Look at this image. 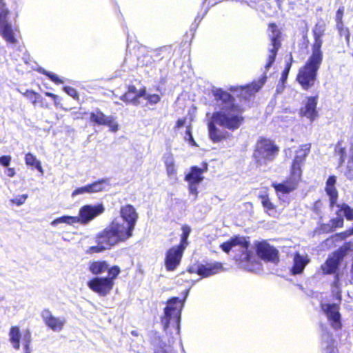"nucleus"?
Returning <instances> with one entry per match:
<instances>
[{
    "mask_svg": "<svg viewBox=\"0 0 353 353\" xmlns=\"http://www.w3.org/2000/svg\"><path fill=\"white\" fill-rule=\"evenodd\" d=\"M133 230L127 224L112 222V245L127 241L132 236Z\"/></svg>",
    "mask_w": 353,
    "mask_h": 353,
    "instance_id": "nucleus-16",
    "label": "nucleus"
},
{
    "mask_svg": "<svg viewBox=\"0 0 353 353\" xmlns=\"http://www.w3.org/2000/svg\"><path fill=\"white\" fill-rule=\"evenodd\" d=\"M119 130V125L117 123H113L112 122V132H116Z\"/></svg>",
    "mask_w": 353,
    "mask_h": 353,
    "instance_id": "nucleus-55",
    "label": "nucleus"
},
{
    "mask_svg": "<svg viewBox=\"0 0 353 353\" xmlns=\"http://www.w3.org/2000/svg\"><path fill=\"white\" fill-rule=\"evenodd\" d=\"M46 94L54 100L57 98V96L54 94L50 93V92H46Z\"/></svg>",
    "mask_w": 353,
    "mask_h": 353,
    "instance_id": "nucleus-57",
    "label": "nucleus"
},
{
    "mask_svg": "<svg viewBox=\"0 0 353 353\" xmlns=\"http://www.w3.org/2000/svg\"><path fill=\"white\" fill-rule=\"evenodd\" d=\"M311 147V143L301 145L296 150L295 156L290 167L289 176L280 183H272L271 186L274 188L276 194H288L298 188L300 182L302 181V168L310 152Z\"/></svg>",
    "mask_w": 353,
    "mask_h": 353,
    "instance_id": "nucleus-3",
    "label": "nucleus"
},
{
    "mask_svg": "<svg viewBox=\"0 0 353 353\" xmlns=\"http://www.w3.org/2000/svg\"><path fill=\"white\" fill-rule=\"evenodd\" d=\"M258 198L261 200L264 212L268 215L275 217L276 215L279 214L277 205L272 201L268 192L259 194Z\"/></svg>",
    "mask_w": 353,
    "mask_h": 353,
    "instance_id": "nucleus-25",
    "label": "nucleus"
},
{
    "mask_svg": "<svg viewBox=\"0 0 353 353\" xmlns=\"http://www.w3.org/2000/svg\"><path fill=\"white\" fill-rule=\"evenodd\" d=\"M214 97L216 101H221L223 110L213 112L207 126L209 139L217 143L231 139L232 135L229 131H236L243 125L245 110L234 103V96L221 88L216 90Z\"/></svg>",
    "mask_w": 353,
    "mask_h": 353,
    "instance_id": "nucleus-1",
    "label": "nucleus"
},
{
    "mask_svg": "<svg viewBox=\"0 0 353 353\" xmlns=\"http://www.w3.org/2000/svg\"><path fill=\"white\" fill-rule=\"evenodd\" d=\"M185 134L188 136V141L189 143L192 146H197V144L192 137L191 126L190 125L186 127Z\"/></svg>",
    "mask_w": 353,
    "mask_h": 353,
    "instance_id": "nucleus-43",
    "label": "nucleus"
},
{
    "mask_svg": "<svg viewBox=\"0 0 353 353\" xmlns=\"http://www.w3.org/2000/svg\"><path fill=\"white\" fill-rule=\"evenodd\" d=\"M256 252L257 256L265 262L276 264L279 261V251L266 241L256 243Z\"/></svg>",
    "mask_w": 353,
    "mask_h": 353,
    "instance_id": "nucleus-14",
    "label": "nucleus"
},
{
    "mask_svg": "<svg viewBox=\"0 0 353 353\" xmlns=\"http://www.w3.org/2000/svg\"><path fill=\"white\" fill-rule=\"evenodd\" d=\"M179 243L168 249L163 260L164 266L168 272L176 270L180 265L185 249L190 244L188 241L191 228L188 225L181 226Z\"/></svg>",
    "mask_w": 353,
    "mask_h": 353,
    "instance_id": "nucleus-5",
    "label": "nucleus"
},
{
    "mask_svg": "<svg viewBox=\"0 0 353 353\" xmlns=\"http://www.w3.org/2000/svg\"><path fill=\"white\" fill-rule=\"evenodd\" d=\"M124 88H126L125 91H121L118 88H115L112 92L114 97H118L126 103L138 105L139 103V99L145 95L146 88L145 86H143L139 90H137L134 85H124Z\"/></svg>",
    "mask_w": 353,
    "mask_h": 353,
    "instance_id": "nucleus-12",
    "label": "nucleus"
},
{
    "mask_svg": "<svg viewBox=\"0 0 353 353\" xmlns=\"http://www.w3.org/2000/svg\"><path fill=\"white\" fill-rule=\"evenodd\" d=\"M52 81L56 83H63V81L59 79L55 74L48 72H43Z\"/></svg>",
    "mask_w": 353,
    "mask_h": 353,
    "instance_id": "nucleus-45",
    "label": "nucleus"
},
{
    "mask_svg": "<svg viewBox=\"0 0 353 353\" xmlns=\"http://www.w3.org/2000/svg\"><path fill=\"white\" fill-rule=\"evenodd\" d=\"M84 194H90L88 185L82 186V187H79V188H77V189H75L72 192L71 196L72 198H74L77 195Z\"/></svg>",
    "mask_w": 353,
    "mask_h": 353,
    "instance_id": "nucleus-40",
    "label": "nucleus"
},
{
    "mask_svg": "<svg viewBox=\"0 0 353 353\" xmlns=\"http://www.w3.org/2000/svg\"><path fill=\"white\" fill-rule=\"evenodd\" d=\"M63 90L68 95H70L72 98H77L78 94L75 89L70 87H65Z\"/></svg>",
    "mask_w": 353,
    "mask_h": 353,
    "instance_id": "nucleus-46",
    "label": "nucleus"
},
{
    "mask_svg": "<svg viewBox=\"0 0 353 353\" xmlns=\"http://www.w3.org/2000/svg\"><path fill=\"white\" fill-rule=\"evenodd\" d=\"M208 170V165L204 164L203 168L192 166L190 171L185 174L184 180L188 183L199 184L203 180V174Z\"/></svg>",
    "mask_w": 353,
    "mask_h": 353,
    "instance_id": "nucleus-24",
    "label": "nucleus"
},
{
    "mask_svg": "<svg viewBox=\"0 0 353 353\" xmlns=\"http://www.w3.org/2000/svg\"><path fill=\"white\" fill-rule=\"evenodd\" d=\"M9 10L6 6L4 0H0V32L5 40L12 44L17 43L16 33L12 25L8 21Z\"/></svg>",
    "mask_w": 353,
    "mask_h": 353,
    "instance_id": "nucleus-13",
    "label": "nucleus"
},
{
    "mask_svg": "<svg viewBox=\"0 0 353 353\" xmlns=\"http://www.w3.org/2000/svg\"><path fill=\"white\" fill-rule=\"evenodd\" d=\"M235 246H240L241 250L234 255V261L239 266L248 269V264L252 263L254 256L252 251L249 250L250 242L248 237L234 235L219 245L226 254H229Z\"/></svg>",
    "mask_w": 353,
    "mask_h": 353,
    "instance_id": "nucleus-4",
    "label": "nucleus"
},
{
    "mask_svg": "<svg viewBox=\"0 0 353 353\" xmlns=\"http://www.w3.org/2000/svg\"><path fill=\"white\" fill-rule=\"evenodd\" d=\"M6 174L10 177H13L15 174V171L13 168H8L6 171Z\"/></svg>",
    "mask_w": 353,
    "mask_h": 353,
    "instance_id": "nucleus-53",
    "label": "nucleus"
},
{
    "mask_svg": "<svg viewBox=\"0 0 353 353\" xmlns=\"http://www.w3.org/2000/svg\"><path fill=\"white\" fill-rule=\"evenodd\" d=\"M282 72H285V73L289 74L290 70L284 68Z\"/></svg>",
    "mask_w": 353,
    "mask_h": 353,
    "instance_id": "nucleus-59",
    "label": "nucleus"
},
{
    "mask_svg": "<svg viewBox=\"0 0 353 353\" xmlns=\"http://www.w3.org/2000/svg\"><path fill=\"white\" fill-rule=\"evenodd\" d=\"M88 286L100 295H105L110 290V279L109 277H96L88 283Z\"/></svg>",
    "mask_w": 353,
    "mask_h": 353,
    "instance_id": "nucleus-20",
    "label": "nucleus"
},
{
    "mask_svg": "<svg viewBox=\"0 0 353 353\" xmlns=\"http://www.w3.org/2000/svg\"><path fill=\"white\" fill-rule=\"evenodd\" d=\"M266 81L267 76L264 74L258 80H254L245 85L230 86L228 90L240 101H249L261 89Z\"/></svg>",
    "mask_w": 353,
    "mask_h": 353,
    "instance_id": "nucleus-8",
    "label": "nucleus"
},
{
    "mask_svg": "<svg viewBox=\"0 0 353 353\" xmlns=\"http://www.w3.org/2000/svg\"><path fill=\"white\" fill-rule=\"evenodd\" d=\"M90 119L92 121L98 124H104L105 123V117L104 114L100 112L92 113Z\"/></svg>",
    "mask_w": 353,
    "mask_h": 353,
    "instance_id": "nucleus-37",
    "label": "nucleus"
},
{
    "mask_svg": "<svg viewBox=\"0 0 353 353\" xmlns=\"http://www.w3.org/2000/svg\"><path fill=\"white\" fill-rule=\"evenodd\" d=\"M188 294V291L186 290L183 299L174 296L167 301V305L164 308V315L161 319L164 330H167L171 321H174L176 333L179 334L181 310L184 306V301Z\"/></svg>",
    "mask_w": 353,
    "mask_h": 353,
    "instance_id": "nucleus-7",
    "label": "nucleus"
},
{
    "mask_svg": "<svg viewBox=\"0 0 353 353\" xmlns=\"http://www.w3.org/2000/svg\"><path fill=\"white\" fill-rule=\"evenodd\" d=\"M345 8L343 6L340 7L336 11L335 14V21L336 24H340L343 23V15H344Z\"/></svg>",
    "mask_w": 353,
    "mask_h": 353,
    "instance_id": "nucleus-41",
    "label": "nucleus"
},
{
    "mask_svg": "<svg viewBox=\"0 0 353 353\" xmlns=\"http://www.w3.org/2000/svg\"><path fill=\"white\" fill-rule=\"evenodd\" d=\"M327 336L331 339V343L327 346L326 353H339L338 350L333 345L334 339H332V334L331 332H327Z\"/></svg>",
    "mask_w": 353,
    "mask_h": 353,
    "instance_id": "nucleus-44",
    "label": "nucleus"
},
{
    "mask_svg": "<svg viewBox=\"0 0 353 353\" xmlns=\"http://www.w3.org/2000/svg\"><path fill=\"white\" fill-rule=\"evenodd\" d=\"M154 353H170V352L165 350L163 347H160L159 349L154 350Z\"/></svg>",
    "mask_w": 353,
    "mask_h": 353,
    "instance_id": "nucleus-54",
    "label": "nucleus"
},
{
    "mask_svg": "<svg viewBox=\"0 0 353 353\" xmlns=\"http://www.w3.org/2000/svg\"><path fill=\"white\" fill-rule=\"evenodd\" d=\"M185 122H186V119L185 118L178 119L176 121V123H175V125H174V128L175 129H179L180 128H181L182 126H183L185 125Z\"/></svg>",
    "mask_w": 353,
    "mask_h": 353,
    "instance_id": "nucleus-50",
    "label": "nucleus"
},
{
    "mask_svg": "<svg viewBox=\"0 0 353 353\" xmlns=\"http://www.w3.org/2000/svg\"><path fill=\"white\" fill-rule=\"evenodd\" d=\"M268 30L270 32L269 35L270 46L267 62L265 65V70H268L275 61L279 50L281 47L282 32L274 22L269 23Z\"/></svg>",
    "mask_w": 353,
    "mask_h": 353,
    "instance_id": "nucleus-10",
    "label": "nucleus"
},
{
    "mask_svg": "<svg viewBox=\"0 0 353 353\" xmlns=\"http://www.w3.org/2000/svg\"><path fill=\"white\" fill-rule=\"evenodd\" d=\"M41 315L45 324L54 332L62 330L66 322L65 317H56L48 309L43 310Z\"/></svg>",
    "mask_w": 353,
    "mask_h": 353,
    "instance_id": "nucleus-18",
    "label": "nucleus"
},
{
    "mask_svg": "<svg viewBox=\"0 0 353 353\" xmlns=\"http://www.w3.org/2000/svg\"><path fill=\"white\" fill-rule=\"evenodd\" d=\"M10 156H2L0 157V164H1L3 166H8L10 165Z\"/></svg>",
    "mask_w": 353,
    "mask_h": 353,
    "instance_id": "nucleus-48",
    "label": "nucleus"
},
{
    "mask_svg": "<svg viewBox=\"0 0 353 353\" xmlns=\"http://www.w3.org/2000/svg\"><path fill=\"white\" fill-rule=\"evenodd\" d=\"M196 183H188V190L192 194H194L196 197L198 195L197 185Z\"/></svg>",
    "mask_w": 353,
    "mask_h": 353,
    "instance_id": "nucleus-47",
    "label": "nucleus"
},
{
    "mask_svg": "<svg viewBox=\"0 0 353 353\" xmlns=\"http://www.w3.org/2000/svg\"><path fill=\"white\" fill-rule=\"evenodd\" d=\"M25 162L27 165L34 167L41 173H43L40 161H39L32 153L29 152L26 154Z\"/></svg>",
    "mask_w": 353,
    "mask_h": 353,
    "instance_id": "nucleus-30",
    "label": "nucleus"
},
{
    "mask_svg": "<svg viewBox=\"0 0 353 353\" xmlns=\"http://www.w3.org/2000/svg\"><path fill=\"white\" fill-rule=\"evenodd\" d=\"M120 215L128 226L134 229L139 215L132 205L127 204L122 206L120 209Z\"/></svg>",
    "mask_w": 353,
    "mask_h": 353,
    "instance_id": "nucleus-23",
    "label": "nucleus"
},
{
    "mask_svg": "<svg viewBox=\"0 0 353 353\" xmlns=\"http://www.w3.org/2000/svg\"><path fill=\"white\" fill-rule=\"evenodd\" d=\"M26 97H27L34 105L37 103V99L39 94L32 90H26L22 93Z\"/></svg>",
    "mask_w": 353,
    "mask_h": 353,
    "instance_id": "nucleus-39",
    "label": "nucleus"
},
{
    "mask_svg": "<svg viewBox=\"0 0 353 353\" xmlns=\"http://www.w3.org/2000/svg\"><path fill=\"white\" fill-rule=\"evenodd\" d=\"M325 29L321 26H315L312 30L314 42L312 45V53L305 63L299 69L296 81L303 90H309L315 85L317 81L318 72L323 59L321 50Z\"/></svg>",
    "mask_w": 353,
    "mask_h": 353,
    "instance_id": "nucleus-2",
    "label": "nucleus"
},
{
    "mask_svg": "<svg viewBox=\"0 0 353 353\" xmlns=\"http://www.w3.org/2000/svg\"><path fill=\"white\" fill-rule=\"evenodd\" d=\"M110 246V234L105 231L97 237V245L91 246L85 250L87 254H94L103 252Z\"/></svg>",
    "mask_w": 353,
    "mask_h": 353,
    "instance_id": "nucleus-22",
    "label": "nucleus"
},
{
    "mask_svg": "<svg viewBox=\"0 0 353 353\" xmlns=\"http://www.w3.org/2000/svg\"><path fill=\"white\" fill-rule=\"evenodd\" d=\"M319 101V94L309 96L303 106L299 108V114L301 117H305L310 122H313L319 117L317 105Z\"/></svg>",
    "mask_w": 353,
    "mask_h": 353,
    "instance_id": "nucleus-15",
    "label": "nucleus"
},
{
    "mask_svg": "<svg viewBox=\"0 0 353 353\" xmlns=\"http://www.w3.org/2000/svg\"><path fill=\"white\" fill-rule=\"evenodd\" d=\"M350 151L352 152L351 155L347 163L346 170L345 172V176L348 180H353V143L350 145Z\"/></svg>",
    "mask_w": 353,
    "mask_h": 353,
    "instance_id": "nucleus-34",
    "label": "nucleus"
},
{
    "mask_svg": "<svg viewBox=\"0 0 353 353\" xmlns=\"http://www.w3.org/2000/svg\"><path fill=\"white\" fill-rule=\"evenodd\" d=\"M132 334L134 336H137V333L136 332V331H132Z\"/></svg>",
    "mask_w": 353,
    "mask_h": 353,
    "instance_id": "nucleus-60",
    "label": "nucleus"
},
{
    "mask_svg": "<svg viewBox=\"0 0 353 353\" xmlns=\"http://www.w3.org/2000/svg\"><path fill=\"white\" fill-rule=\"evenodd\" d=\"M341 212H340V215H337L336 217L332 218L330 220L329 224L327 226L329 227L327 232H332L335 231L337 228H341L343 227L344 220L341 216Z\"/></svg>",
    "mask_w": 353,
    "mask_h": 353,
    "instance_id": "nucleus-31",
    "label": "nucleus"
},
{
    "mask_svg": "<svg viewBox=\"0 0 353 353\" xmlns=\"http://www.w3.org/2000/svg\"><path fill=\"white\" fill-rule=\"evenodd\" d=\"M351 236L352 235L350 234L349 230L347 229L345 231L335 234L334 235V238H335L336 241H343Z\"/></svg>",
    "mask_w": 353,
    "mask_h": 353,
    "instance_id": "nucleus-42",
    "label": "nucleus"
},
{
    "mask_svg": "<svg viewBox=\"0 0 353 353\" xmlns=\"http://www.w3.org/2000/svg\"><path fill=\"white\" fill-rule=\"evenodd\" d=\"M351 242H345L328 256L325 261L321 265V270L323 274H332L338 271L341 261L351 250Z\"/></svg>",
    "mask_w": 353,
    "mask_h": 353,
    "instance_id": "nucleus-9",
    "label": "nucleus"
},
{
    "mask_svg": "<svg viewBox=\"0 0 353 353\" xmlns=\"http://www.w3.org/2000/svg\"><path fill=\"white\" fill-rule=\"evenodd\" d=\"M343 140H339L334 148V152L339 157L340 165H342L345 163L346 158V148L343 145Z\"/></svg>",
    "mask_w": 353,
    "mask_h": 353,
    "instance_id": "nucleus-32",
    "label": "nucleus"
},
{
    "mask_svg": "<svg viewBox=\"0 0 353 353\" xmlns=\"http://www.w3.org/2000/svg\"><path fill=\"white\" fill-rule=\"evenodd\" d=\"M196 270L194 267H189L187 269V271L190 274L196 273Z\"/></svg>",
    "mask_w": 353,
    "mask_h": 353,
    "instance_id": "nucleus-56",
    "label": "nucleus"
},
{
    "mask_svg": "<svg viewBox=\"0 0 353 353\" xmlns=\"http://www.w3.org/2000/svg\"><path fill=\"white\" fill-rule=\"evenodd\" d=\"M308 263L309 259L303 256L299 252H296L294 255V262L290 270L291 274L292 275L301 274Z\"/></svg>",
    "mask_w": 353,
    "mask_h": 353,
    "instance_id": "nucleus-26",
    "label": "nucleus"
},
{
    "mask_svg": "<svg viewBox=\"0 0 353 353\" xmlns=\"http://www.w3.org/2000/svg\"><path fill=\"white\" fill-rule=\"evenodd\" d=\"M321 308L328 320L332 322V327L336 330L341 328L342 325L339 305L335 303H324L321 304Z\"/></svg>",
    "mask_w": 353,
    "mask_h": 353,
    "instance_id": "nucleus-19",
    "label": "nucleus"
},
{
    "mask_svg": "<svg viewBox=\"0 0 353 353\" xmlns=\"http://www.w3.org/2000/svg\"><path fill=\"white\" fill-rule=\"evenodd\" d=\"M78 223L77 218L72 216H63L57 218L50 223L52 226H56L60 223H65L68 225H72L73 223Z\"/></svg>",
    "mask_w": 353,
    "mask_h": 353,
    "instance_id": "nucleus-33",
    "label": "nucleus"
},
{
    "mask_svg": "<svg viewBox=\"0 0 353 353\" xmlns=\"http://www.w3.org/2000/svg\"><path fill=\"white\" fill-rule=\"evenodd\" d=\"M222 270H223V263L221 262H214L199 264L196 272L202 278H206L216 274Z\"/></svg>",
    "mask_w": 353,
    "mask_h": 353,
    "instance_id": "nucleus-21",
    "label": "nucleus"
},
{
    "mask_svg": "<svg viewBox=\"0 0 353 353\" xmlns=\"http://www.w3.org/2000/svg\"><path fill=\"white\" fill-rule=\"evenodd\" d=\"M8 336L9 341L14 349L19 350L20 343L21 342L25 353H30V345L32 338L31 332L28 329L21 332L18 326H12L10 329Z\"/></svg>",
    "mask_w": 353,
    "mask_h": 353,
    "instance_id": "nucleus-11",
    "label": "nucleus"
},
{
    "mask_svg": "<svg viewBox=\"0 0 353 353\" xmlns=\"http://www.w3.org/2000/svg\"><path fill=\"white\" fill-rule=\"evenodd\" d=\"M279 152V147L275 142L264 137H260L254 148L252 159L256 166L260 167L266 165L268 162L273 161Z\"/></svg>",
    "mask_w": 353,
    "mask_h": 353,
    "instance_id": "nucleus-6",
    "label": "nucleus"
},
{
    "mask_svg": "<svg viewBox=\"0 0 353 353\" xmlns=\"http://www.w3.org/2000/svg\"><path fill=\"white\" fill-rule=\"evenodd\" d=\"M146 101L148 104L149 105H156L161 101V97L157 94H147L145 92V95L143 96Z\"/></svg>",
    "mask_w": 353,
    "mask_h": 353,
    "instance_id": "nucleus-36",
    "label": "nucleus"
},
{
    "mask_svg": "<svg viewBox=\"0 0 353 353\" xmlns=\"http://www.w3.org/2000/svg\"><path fill=\"white\" fill-rule=\"evenodd\" d=\"M120 273V269L117 265L112 266V281L117 277Z\"/></svg>",
    "mask_w": 353,
    "mask_h": 353,
    "instance_id": "nucleus-49",
    "label": "nucleus"
},
{
    "mask_svg": "<svg viewBox=\"0 0 353 353\" xmlns=\"http://www.w3.org/2000/svg\"><path fill=\"white\" fill-rule=\"evenodd\" d=\"M108 180L101 179L92 183L88 184L90 194L98 193L103 191L108 187Z\"/></svg>",
    "mask_w": 353,
    "mask_h": 353,
    "instance_id": "nucleus-29",
    "label": "nucleus"
},
{
    "mask_svg": "<svg viewBox=\"0 0 353 353\" xmlns=\"http://www.w3.org/2000/svg\"><path fill=\"white\" fill-rule=\"evenodd\" d=\"M28 197V196L26 194L18 195V196H16L14 198L11 199L10 200V201L12 204H14L17 206H20L26 202Z\"/></svg>",
    "mask_w": 353,
    "mask_h": 353,
    "instance_id": "nucleus-38",
    "label": "nucleus"
},
{
    "mask_svg": "<svg viewBox=\"0 0 353 353\" xmlns=\"http://www.w3.org/2000/svg\"><path fill=\"white\" fill-rule=\"evenodd\" d=\"M89 270L94 274H99L108 272L110 274V268L106 261H92L89 263Z\"/></svg>",
    "mask_w": 353,
    "mask_h": 353,
    "instance_id": "nucleus-28",
    "label": "nucleus"
},
{
    "mask_svg": "<svg viewBox=\"0 0 353 353\" xmlns=\"http://www.w3.org/2000/svg\"><path fill=\"white\" fill-rule=\"evenodd\" d=\"M163 161L168 176L170 178L175 176L176 175V167L173 154L172 153L164 154Z\"/></svg>",
    "mask_w": 353,
    "mask_h": 353,
    "instance_id": "nucleus-27",
    "label": "nucleus"
},
{
    "mask_svg": "<svg viewBox=\"0 0 353 353\" xmlns=\"http://www.w3.org/2000/svg\"><path fill=\"white\" fill-rule=\"evenodd\" d=\"M288 77V74L285 73V72H282L281 76L280 78L281 83H285V81H287Z\"/></svg>",
    "mask_w": 353,
    "mask_h": 353,
    "instance_id": "nucleus-51",
    "label": "nucleus"
},
{
    "mask_svg": "<svg viewBox=\"0 0 353 353\" xmlns=\"http://www.w3.org/2000/svg\"><path fill=\"white\" fill-rule=\"evenodd\" d=\"M104 208L102 205H85L79 210V216H76L78 223L85 225L102 214Z\"/></svg>",
    "mask_w": 353,
    "mask_h": 353,
    "instance_id": "nucleus-17",
    "label": "nucleus"
},
{
    "mask_svg": "<svg viewBox=\"0 0 353 353\" xmlns=\"http://www.w3.org/2000/svg\"><path fill=\"white\" fill-rule=\"evenodd\" d=\"M284 0H274L277 5H280Z\"/></svg>",
    "mask_w": 353,
    "mask_h": 353,
    "instance_id": "nucleus-58",
    "label": "nucleus"
},
{
    "mask_svg": "<svg viewBox=\"0 0 353 353\" xmlns=\"http://www.w3.org/2000/svg\"><path fill=\"white\" fill-rule=\"evenodd\" d=\"M292 61H293V58L292 56H290V61L285 63L284 68L290 70L292 64Z\"/></svg>",
    "mask_w": 353,
    "mask_h": 353,
    "instance_id": "nucleus-52",
    "label": "nucleus"
},
{
    "mask_svg": "<svg viewBox=\"0 0 353 353\" xmlns=\"http://www.w3.org/2000/svg\"><path fill=\"white\" fill-rule=\"evenodd\" d=\"M336 28L341 37H344L347 43L350 41V32L347 27L345 26L344 23L336 24Z\"/></svg>",
    "mask_w": 353,
    "mask_h": 353,
    "instance_id": "nucleus-35",
    "label": "nucleus"
}]
</instances>
